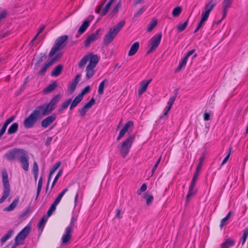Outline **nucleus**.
I'll return each instance as SVG.
<instances>
[{
    "mask_svg": "<svg viewBox=\"0 0 248 248\" xmlns=\"http://www.w3.org/2000/svg\"><path fill=\"white\" fill-rule=\"evenodd\" d=\"M10 31H6L5 32L0 33V39L4 38L10 34Z\"/></svg>",
    "mask_w": 248,
    "mask_h": 248,
    "instance_id": "59",
    "label": "nucleus"
},
{
    "mask_svg": "<svg viewBox=\"0 0 248 248\" xmlns=\"http://www.w3.org/2000/svg\"><path fill=\"white\" fill-rule=\"evenodd\" d=\"M58 204L56 203L55 202H53L49 209L47 211V216L50 217L53 213V212L56 210V206Z\"/></svg>",
    "mask_w": 248,
    "mask_h": 248,
    "instance_id": "40",
    "label": "nucleus"
},
{
    "mask_svg": "<svg viewBox=\"0 0 248 248\" xmlns=\"http://www.w3.org/2000/svg\"><path fill=\"white\" fill-rule=\"evenodd\" d=\"M61 165V162H56L51 168L50 172L51 173H54V172L58 169Z\"/></svg>",
    "mask_w": 248,
    "mask_h": 248,
    "instance_id": "51",
    "label": "nucleus"
},
{
    "mask_svg": "<svg viewBox=\"0 0 248 248\" xmlns=\"http://www.w3.org/2000/svg\"><path fill=\"white\" fill-rule=\"evenodd\" d=\"M140 47L139 43L136 42L134 43L131 46L128 52V56H132L136 54Z\"/></svg>",
    "mask_w": 248,
    "mask_h": 248,
    "instance_id": "23",
    "label": "nucleus"
},
{
    "mask_svg": "<svg viewBox=\"0 0 248 248\" xmlns=\"http://www.w3.org/2000/svg\"><path fill=\"white\" fill-rule=\"evenodd\" d=\"M94 67H92L91 66H87L86 67V77L88 79L91 78L94 74L95 71L94 70Z\"/></svg>",
    "mask_w": 248,
    "mask_h": 248,
    "instance_id": "30",
    "label": "nucleus"
},
{
    "mask_svg": "<svg viewBox=\"0 0 248 248\" xmlns=\"http://www.w3.org/2000/svg\"><path fill=\"white\" fill-rule=\"evenodd\" d=\"M204 23V22L200 20V21L199 23L198 24L196 29L194 31V33L197 32L200 30V29L203 26Z\"/></svg>",
    "mask_w": 248,
    "mask_h": 248,
    "instance_id": "60",
    "label": "nucleus"
},
{
    "mask_svg": "<svg viewBox=\"0 0 248 248\" xmlns=\"http://www.w3.org/2000/svg\"><path fill=\"white\" fill-rule=\"evenodd\" d=\"M188 23V18L185 22H184L183 24H181L179 25L177 28V30L178 31L181 32V31H184L185 30V29L186 28V26H187Z\"/></svg>",
    "mask_w": 248,
    "mask_h": 248,
    "instance_id": "36",
    "label": "nucleus"
},
{
    "mask_svg": "<svg viewBox=\"0 0 248 248\" xmlns=\"http://www.w3.org/2000/svg\"><path fill=\"white\" fill-rule=\"evenodd\" d=\"M108 81L107 79H104L99 84L98 87V93L99 94L101 95L104 93V89L105 87V84Z\"/></svg>",
    "mask_w": 248,
    "mask_h": 248,
    "instance_id": "35",
    "label": "nucleus"
},
{
    "mask_svg": "<svg viewBox=\"0 0 248 248\" xmlns=\"http://www.w3.org/2000/svg\"><path fill=\"white\" fill-rule=\"evenodd\" d=\"M135 139V135H131L123 142L120 148V153L123 158H125L129 152L130 149Z\"/></svg>",
    "mask_w": 248,
    "mask_h": 248,
    "instance_id": "6",
    "label": "nucleus"
},
{
    "mask_svg": "<svg viewBox=\"0 0 248 248\" xmlns=\"http://www.w3.org/2000/svg\"><path fill=\"white\" fill-rule=\"evenodd\" d=\"M31 227L29 226H26L23 229L20 231L15 238V241L19 243L21 241L25 239L28 234L29 233Z\"/></svg>",
    "mask_w": 248,
    "mask_h": 248,
    "instance_id": "10",
    "label": "nucleus"
},
{
    "mask_svg": "<svg viewBox=\"0 0 248 248\" xmlns=\"http://www.w3.org/2000/svg\"><path fill=\"white\" fill-rule=\"evenodd\" d=\"M144 198L146 200L147 204H150L153 200V196L152 195H149L147 194H145L144 196Z\"/></svg>",
    "mask_w": 248,
    "mask_h": 248,
    "instance_id": "44",
    "label": "nucleus"
},
{
    "mask_svg": "<svg viewBox=\"0 0 248 248\" xmlns=\"http://www.w3.org/2000/svg\"><path fill=\"white\" fill-rule=\"evenodd\" d=\"M232 215V212L230 211L227 214V215L221 219L220 224V227L221 229L223 228V227L225 225L226 222L229 219L230 217Z\"/></svg>",
    "mask_w": 248,
    "mask_h": 248,
    "instance_id": "38",
    "label": "nucleus"
},
{
    "mask_svg": "<svg viewBox=\"0 0 248 248\" xmlns=\"http://www.w3.org/2000/svg\"><path fill=\"white\" fill-rule=\"evenodd\" d=\"M62 170H60L59 171V172H58L57 174L56 175V176H55V177L52 182L51 187V188H52L54 187V186H55V185L56 183L57 182L60 176H61V175H62Z\"/></svg>",
    "mask_w": 248,
    "mask_h": 248,
    "instance_id": "46",
    "label": "nucleus"
},
{
    "mask_svg": "<svg viewBox=\"0 0 248 248\" xmlns=\"http://www.w3.org/2000/svg\"><path fill=\"white\" fill-rule=\"evenodd\" d=\"M107 0H105L100 5L98 6L95 10V11L97 14H100L101 16H104L106 15L107 12H108V10L112 4L111 3L108 2L107 4H106L105 8L103 9V11H102V7L104 6V3L106 2Z\"/></svg>",
    "mask_w": 248,
    "mask_h": 248,
    "instance_id": "13",
    "label": "nucleus"
},
{
    "mask_svg": "<svg viewBox=\"0 0 248 248\" xmlns=\"http://www.w3.org/2000/svg\"><path fill=\"white\" fill-rule=\"evenodd\" d=\"M47 221V218L46 217V216H44L43 217L40 219L38 224V230L42 232L43 230V229L46 225V223Z\"/></svg>",
    "mask_w": 248,
    "mask_h": 248,
    "instance_id": "31",
    "label": "nucleus"
},
{
    "mask_svg": "<svg viewBox=\"0 0 248 248\" xmlns=\"http://www.w3.org/2000/svg\"><path fill=\"white\" fill-rule=\"evenodd\" d=\"M162 37V33L160 32L157 35L154 36L149 41V49L146 52V54H149L154 51L158 46L160 43Z\"/></svg>",
    "mask_w": 248,
    "mask_h": 248,
    "instance_id": "7",
    "label": "nucleus"
},
{
    "mask_svg": "<svg viewBox=\"0 0 248 248\" xmlns=\"http://www.w3.org/2000/svg\"><path fill=\"white\" fill-rule=\"evenodd\" d=\"M2 180L3 185V195L0 199V203H2L5 201L9 196L10 192V187L8 174L5 170L2 172Z\"/></svg>",
    "mask_w": 248,
    "mask_h": 248,
    "instance_id": "5",
    "label": "nucleus"
},
{
    "mask_svg": "<svg viewBox=\"0 0 248 248\" xmlns=\"http://www.w3.org/2000/svg\"><path fill=\"white\" fill-rule=\"evenodd\" d=\"M125 23L124 20H121L115 26L109 29L108 32L105 35L104 39L103 42L105 44L108 45L112 42L124 25Z\"/></svg>",
    "mask_w": 248,
    "mask_h": 248,
    "instance_id": "3",
    "label": "nucleus"
},
{
    "mask_svg": "<svg viewBox=\"0 0 248 248\" xmlns=\"http://www.w3.org/2000/svg\"><path fill=\"white\" fill-rule=\"evenodd\" d=\"M63 68V66L61 64H59L51 73V76L56 77L59 76L62 73V70Z\"/></svg>",
    "mask_w": 248,
    "mask_h": 248,
    "instance_id": "25",
    "label": "nucleus"
},
{
    "mask_svg": "<svg viewBox=\"0 0 248 248\" xmlns=\"http://www.w3.org/2000/svg\"><path fill=\"white\" fill-rule=\"evenodd\" d=\"M72 101V98H69L64 102H63L61 105V108L59 109V111L61 112L62 110L67 108L69 104L71 103Z\"/></svg>",
    "mask_w": 248,
    "mask_h": 248,
    "instance_id": "33",
    "label": "nucleus"
},
{
    "mask_svg": "<svg viewBox=\"0 0 248 248\" xmlns=\"http://www.w3.org/2000/svg\"><path fill=\"white\" fill-rule=\"evenodd\" d=\"M61 98V94H57L52 98L49 103L40 105L33 110L29 116L24 120V126L27 129L32 128L39 119L51 113L56 108Z\"/></svg>",
    "mask_w": 248,
    "mask_h": 248,
    "instance_id": "1",
    "label": "nucleus"
},
{
    "mask_svg": "<svg viewBox=\"0 0 248 248\" xmlns=\"http://www.w3.org/2000/svg\"><path fill=\"white\" fill-rule=\"evenodd\" d=\"M81 76V75L80 74H78L72 82L77 84L79 81Z\"/></svg>",
    "mask_w": 248,
    "mask_h": 248,
    "instance_id": "61",
    "label": "nucleus"
},
{
    "mask_svg": "<svg viewBox=\"0 0 248 248\" xmlns=\"http://www.w3.org/2000/svg\"><path fill=\"white\" fill-rule=\"evenodd\" d=\"M175 100V97H171L168 102V106L167 107V109L164 112L163 115L160 117V119H164L165 117H166L169 111L170 110L174 101Z\"/></svg>",
    "mask_w": 248,
    "mask_h": 248,
    "instance_id": "21",
    "label": "nucleus"
},
{
    "mask_svg": "<svg viewBox=\"0 0 248 248\" xmlns=\"http://www.w3.org/2000/svg\"><path fill=\"white\" fill-rule=\"evenodd\" d=\"M46 53H41L40 54V57L35 64V66L40 64L44 61V58L46 57Z\"/></svg>",
    "mask_w": 248,
    "mask_h": 248,
    "instance_id": "48",
    "label": "nucleus"
},
{
    "mask_svg": "<svg viewBox=\"0 0 248 248\" xmlns=\"http://www.w3.org/2000/svg\"><path fill=\"white\" fill-rule=\"evenodd\" d=\"M62 53L59 52L58 53L55 55V56L49 61L52 64H53L58 59L61 58L62 56Z\"/></svg>",
    "mask_w": 248,
    "mask_h": 248,
    "instance_id": "47",
    "label": "nucleus"
},
{
    "mask_svg": "<svg viewBox=\"0 0 248 248\" xmlns=\"http://www.w3.org/2000/svg\"><path fill=\"white\" fill-rule=\"evenodd\" d=\"M161 159V156H160L159 157V158L158 159L157 162H156V163L154 165V167L153 168L152 170V175H153L154 172L155 171V170L157 168V167L158 166V164H159V163L160 162Z\"/></svg>",
    "mask_w": 248,
    "mask_h": 248,
    "instance_id": "54",
    "label": "nucleus"
},
{
    "mask_svg": "<svg viewBox=\"0 0 248 248\" xmlns=\"http://www.w3.org/2000/svg\"><path fill=\"white\" fill-rule=\"evenodd\" d=\"M88 56H89V63L88 66L94 68L99 62V57L92 53H90Z\"/></svg>",
    "mask_w": 248,
    "mask_h": 248,
    "instance_id": "16",
    "label": "nucleus"
},
{
    "mask_svg": "<svg viewBox=\"0 0 248 248\" xmlns=\"http://www.w3.org/2000/svg\"><path fill=\"white\" fill-rule=\"evenodd\" d=\"M53 64L49 61L45 64L43 67L38 71V74L44 76L47 69Z\"/></svg>",
    "mask_w": 248,
    "mask_h": 248,
    "instance_id": "28",
    "label": "nucleus"
},
{
    "mask_svg": "<svg viewBox=\"0 0 248 248\" xmlns=\"http://www.w3.org/2000/svg\"><path fill=\"white\" fill-rule=\"evenodd\" d=\"M232 0H223V18H224L228 11V9L231 7Z\"/></svg>",
    "mask_w": 248,
    "mask_h": 248,
    "instance_id": "18",
    "label": "nucleus"
},
{
    "mask_svg": "<svg viewBox=\"0 0 248 248\" xmlns=\"http://www.w3.org/2000/svg\"><path fill=\"white\" fill-rule=\"evenodd\" d=\"M199 172H200L197 171L196 170V171L195 172V173L194 174V176L193 177L192 180L191 181V184H190L189 187L188 193L186 196V199L187 202L188 201L190 197H191V196L194 195L195 193V191H194V187L195 186L196 181L199 176Z\"/></svg>",
    "mask_w": 248,
    "mask_h": 248,
    "instance_id": "8",
    "label": "nucleus"
},
{
    "mask_svg": "<svg viewBox=\"0 0 248 248\" xmlns=\"http://www.w3.org/2000/svg\"><path fill=\"white\" fill-rule=\"evenodd\" d=\"M57 118V115L53 113L47 116L41 122V126L43 128H46L50 125Z\"/></svg>",
    "mask_w": 248,
    "mask_h": 248,
    "instance_id": "11",
    "label": "nucleus"
},
{
    "mask_svg": "<svg viewBox=\"0 0 248 248\" xmlns=\"http://www.w3.org/2000/svg\"><path fill=\"white\" fill-rule=\"evenodd\" d=\"M14 233V231L12 229L9 230L7 233L0 239V242L4 243L9 239Z\"/></svg>",
    "mask_w": 248,
    "mask_h": 248,
    "instance_id": "27",
    "label": "nucleus"
},
{
    "mask_svg": "<svg viewBox=\"0 0 248 248\" xmlns=\"http://www.w3.org/2000/svg\"><path fill=\"white\" fill-rule=\"evenodd\" d=\"M42 184H43V178L40 177L38 183L36 196L35 199H37L38 198V197L40 194V191L41 190V188H42Z\"/></svg>",
    "mask_w": 248,
    "mask_h": 248,
    "instance_id": "39",
    "label": "nucleus"
},
{
    "mask_svg": "<svg viewBox=\"0 0 248 248\" xmlns=\"http://www.w3.org/2000/svg\"><path fill=\"white\" fill-rule=\"evenodd\" d=\"M4 157L8 161H19L25 171H27L29 170V157L27 152L24 149L14 148L10 150L5 153Z\"/></svg>",
    "mask_w": 248,
    "mask_h": 248,
    "instance_id": "2",
    "label": "nucleus"
},
{
    "mask_svg": "<svg viewBox=\"0 0 248 248\" xmlns=\"http://www.w3.org/2000/svg\"><path fill=\"white\" fill-rule=\"evenodd\" d=\"M145 10L144 6L141 8L135 14L134 17H138L140 16Z\"/></svg>",
    "mask_w": 248,
    "mask_h": 248,
    "instance_id": "53",
    "label": "nucleus"
},
{
    "mask_svg": "<svg viewBox=\"0 0 248 248\" xmlns=\"http://www.w3.org/2000/svg\"><path fill=\"white\" fill-rule=\"evenodd\" d=\"M68 38V36L67 35H62L57 38L53 47L48 54V57H52L54 56L58 51L64 48L66 46V41L67 40Z\"/></svg>",
    "mask_w": 248,
    "mask_h": 248,
    "instance_id": "4",
    "label": "nucleus"
},
{
    "mask_svg": "<svg viewBox=\"0 0 248 248\" xmlns=\"http://www.w3.org/2000/svg\"><path fill=\"white\" fill-rule=\"evenodd\" d=\"M39 169L37 163L34 161L32 167V172H38Z\"/></svg>",
    "mask_w": 248,
    "mask_h": 248,
    "instance_id": "57",
    "label": "nucleus"
},
{
    "mask_svg": "<svg viewBox=\"0 0 248 248\" xmlns=\"http://www.w3.org/2000/svg\"><path fill=\"white\" fill-rule=\"evenodd\" d=\"M187 59H186V58L184 57L182 60L180 62L179 64V65L177 67V68L176 69V71H179L183 67H184V66H185V65H186V62H187Z\"/></svg>",
    "mask_w": 248,
    "mask_h": 248,
    "instance_id": "42",
    "label": "nucleus"
},
{
    "mask_svg": "<svg viewBox=\"0 0 248 248\" xmlns=\"http://www.w3.org/2000/svg\"><path fill=\"white\" fill-rule=\"evenodd\" d=\"M209 15L205 13L204 12H202V18L201 19V21L205 22L208 19L209 17Z\"/></svg>",
    "mask_w": 248,
    "mask_h": 248,
    "instance_id": "56",
    "label": "nucleus"
},
{
    "mask_svg": "<svg viewBox=\"0 0 248 248\" xmlns=\"http://www.w3.org/2000/svg\"><path fill=\"white\" fill-rule=\"evenodd\" d=\"M157 23V20L153 19L151 23L148 25L147 28V31L150 32L156 26Z\"/></svg>",
    "mask_w": 248,
    "mask_h": 248,
    "instance_id": "37",
    "label": "nucleus"
},
{
    "mask_svg": "<svg viewBox=\"0 0 248 248\" xmlns=\"http://www.w3.org/2000/svg\"><path fill=\"white\" fill-rule=\"evenodd\" d=\"M101 31V29L97 30L95 32L89 35L84 42V46L85 47H88L91 43L95 41L100 37V32Z\"/></svg>",
    "mask_w": 248,
    "mask_h": 248,
    "instance_id": "9",
    "label": "nucleus"
},
{
    "mask_svg": "<svg viewBox=\"0 0 248 248\" xmlns=\"http://www.w3.org/2000/svg\"><path fill=\"white\" fill-rule=\"evenodd\" d=\"M89 60V56L86 55L84 56L78 63V67L79 68H82L87 63V62Z\"/></svg>",
    "mask_w": 248,
    "mask_h": 248,
    "instance_id": "32",
    "label": "nucleus"
},
{
    "mask_svg": "<svg viewBox=\"0 0 248 248\" xmlns=\"http://www.w3.org/2000/svg\"><path fill=\"white\" fill-rule=\"evenodd\" d=\"M204 156L203 155H202L199 159V163L198 165H197V166L196 167V170L197 171L200 172L201 169L202 168V163L203 161H204Z\"/></svg>",
    "mask_w": 248,
    "mask_h": 248,
    "instance_id": "49",
    "label": "nucleus"
},
{
    "mask_svg": "<svg viewBox=\"0 0 248 248\" xmlns=\"http://www.w3.org/2000/svg\"><path fill=\"white\" fill-rule=\"evenodd\" d=\"M248 235V227L246 228L245 229V230L243 231V236L240 240V242H241L242 245L245 243Z\"/></svg>",
    "mask_w": 248,
    "mask_h": 248,
    "instance_id": "41",
    "label": "nucleus"
},
{
    "mask_svg": "<svg viewBox=\"0 0 248 248\" xmlns=\"http://www.w3.org/2000/svg\"><path fill=\"white\" fill-rule=\"evenodd\" d=\"M91 22V20H89V19H85L82 23V25L79 28L78 30V33L79 34H81L83 33L87 28L89 26Z\"/></svg>",
    "mask_w": 248,
    "mask_h": 248,
    "instance_id": "20",
    "label": "nucleus"
},
{
    "mask_svg": "<svg viewBox=\"0 0 248 248\" xmlns=\"http://www.w3.org/2000/svg\"><path fill=\"white\" fill-rule=\"evenodd\" d=\"M182 8L181 7H176L173 10L172 15L174 17L178 16L180 14Z\"/></svg>",
    "mask_w": 248,
    "mask_h": 248,
    "instance_id": "43",
    "label": "nucleus"
},
{
    "mask_svg": "<svg viewBox=\"0 0 248 248\" xmlns=\"http://www.w3.org/2000/svg\"><path fill=\"white\" fill-rule=\"evenodd\" d=\"M18 127V124L17 123H13L8 128L7 134L11 135L17 132Z\"/></svg>",
    "mask_w": 248,
    "mask_h": 248,
    "instance_id": "29",
    "label": "nucleus"
},
{
    "mask_svg": "<svg viewBox=\"0 0 248 248\" xmlns=\"http://www.w3.org/2000/svg\"><path fill=\"white\" fill-rule=\"evenodd\" d=\"M195 49H192V50H190V51H188V52L186 53V55L185 56V58H186V59H188V58L190 56L192 55L194 53V52H195Z\"/></svg>",
    "mask_w": 248,
    "mask_h": 248,
    "instance_id": "63",
    "label": "nucleus"
},
{
    "mask_svg": "<svg viewBox=\"0 0 248 248\" xmlns=\"http://www.w3.org/2000/svg\"><path fill=\"white\" fill-rule=\"evenodd\" d=\"M72 228L71 227L67 226L64 231V233L62 237V244H65L67 243L72 238Z\"/></svg>",
    "mask_w": 248,
    "mask_h": 248,
    "instance_id": "15",
    "label": "nucleus"
},
{
    "mask_svg": "<svg viewBox=\"0 0 248 248\" xmlns=\"http://www.w3.org/2000/svg\"><path fill=\"white\" fill-rule=\"evenodd\" d=\"M91 91V88L90 86H86L81 92V93L78 94L80 96L83 98L84 95L88 93Z\"/></svg>",
    "mask_w": 248,
    "mask_h": 248,
    "instance_id": "45",
    "label": "nucleus"
},
{
    "mask_svg": "<svg viewBox=\"0 0 248 248\" xmlns=\"http://www.w3.org/2000/svg\"><path fill=\"white\" fill-rule=\"evenodd\" d=\"M152 80V79H150L147 81H143L140 83V85L139 89V94L141 95L144 93L147 90L148 85Z\"/></svg>",
    "mask_w": 248,
    "mask_h": 248,
    "instance_id": "19",
    "label": "nucleus"
},
{
    "mask_svg": "<svg viewBox=\"0 0 248 248\" xmlns=\"http://www.w3.org/2000/svg\"><path fill=\"white\" fill-rule=\"evenodd\" d=\"M19 202V197H16L13 202L5 209V211H12L16 206Z\"/></svg>",
    "mask_w": 248,
    "mask_h": 248,
    "instance_id": "26",
    "label": "nucleus"
},
{
    "mask_svg": "<svg viewBox=\"0 0 248 248\" xmlns=\"http://www.w3.org/2000/svg\"><path fill=\"white\" fill-rule=\"evenodd\" d=\"M203 118L204 121H208L210 119V115L207 112L204 113Z\"/></svg>",
    "mask_w": 248,
    "mask_h": 248,
    "instance_id": "64",
    "label": "nucleus"
},
{
    "mask_svg": "<svg viewBox=\"0 0 248 248\" xmlns=\"http://www.w3.org/2000/svg\"><path fill=\"white\" fill-rule=\"evenodd\" d=\"M231 151H232V147H230L229 148V153L227 155V156L223 160L222 162L221 163V166L224 165L227 162V161L228 160V159H229V158L230 157V154H231Z\"/></svg>",
    "mask_w": 248,
    "mask_h": 248,
    "instance_id": "50",
    "label": "nucleus"
},
{
    "mask_svg": "<svg viewBox=\"0 0 248 248\" xmlns=\"http://www.w3.org/2000/svg\"><path fill=\"white\" fill-rule=\"evenodd\" d=\"M83 99V98L80 96L79 94H78L73 100L71 101V105L70 106V109L72 110L74 108H75Z\"/></svg>",
    "mask_w": 248,
    "mask_h": 248,
    "instance_id": "24",
    "label": "nucleus"
},
{
    "mask_svg": "<svg viewBox=\"0 0 248 248\" xmlns=\"http://www.w3.org/2000/svg\"><path fill=\"white\" fill-rule=\"evenodd\" d=\"M57 87V82L56 81H54L45 88L43 90V92L45 94L50 93L54 91Z\"/></svg>",
    "mask_w": 248,
    "mask_h": 248,
    "instance_id": "22",
    "label": "nucleus"
},
{
    "mask_svg": "<svg viewBox=\"0 0 248 248\" xmlns=\"http://www.w3.org/2000/svg\"><path fill=\"white\" fill-rule=\"evenodd\" d=\"M232 246V240L231 238H228L221 245V248H229Z\"/></svg>",
    "mask_w": 248,
    "mask_h": 248,
    "instance_id": "34",
    "label": "nucleus"
},
{
    "mask_svg": "<svg viewBox=\"0 0 248 248\" xmlns=\"http://www.w3.org/2000/svg\"><path fill=\"white\" fill-rule=\"evenodd\" d=\"M77 85V84H76V83H74L73 82L71 83V84L70 85V90L71 91V93H72L75 90Z\"/></svg>",
    "mask_w": 248,
    "mask_h": 248,
    "instance_id": "62",
    "label": "nucleus"
},
{
    "mask_svg": "<svg viewBox=\"0 0 248 248\" xmlns=\"http://www.w3.org/2000/svg\"><path fill=\"white\" fill-rule=\"evenodd\" d=\"M120 7V3H118L112 10V12H111L112 13H113L114 14L117 13Z\"/></svg>",
    "mask_w": 248,
    "mask_h": 248,
    "instance_id": "58",
    "label": "nucleus"
},
{
    "mask_svg": "<svg viewBox=\"0 0 248 248\" xmlns=\"http://www.w3.org/2000/svg\"><path fill=\"white\" fill-rule=\"evenodd\" d=\"M217 2L214 0H211L208 3H206L204 7L205 13L209 15L210 12L213 10L216 5Z\"/></svg>",
    "mask_w": 248,
    "mask_h": 248,
    "instance_id": "17",
    "label": "nucleus"
},
{
    "mask_svg": "<svg viewBox=\"0 0 248 248\" xmlns=\"http://www.w3.org/2000/svg\"><path fill=\"white\" fill-rule=\"evenodd\" d=\"M133 126V122L129 121L127 122L124 125V127L120 130L119 134L117 138V140L118 141L121 139L125 135L126 132L128 131V129L132 128Z\"/></svg>",
    "mask_w": 248,
    "mask_h": 248,
    "instance_id": "14",
    "label": "nucleus"
},
{
    "mask_svg": "<svg viewBox=\"0 0 248 248\" xmlns=\"http://www.w3.org/2000/svg\"><path fill=\"white\" fill-rule=\"evenodd\" d=\"M6 15V11L4 9L0 8V20L5 18Z\"/></svg>",
    "mask_w": 248,
    "mask_h": 248,
    "instance_id": "55",
    "label": "nucleus"
},
{
    "mask_svg": "<svg viewBox=\"0 0 248 248\" xmlns=\"http://www.w3.org/2000/svg\"><path fill=\"white\" fill-rule=\"evenodd\" d=\"M147 189V186L145 184H143L141 185L140 189L137 191L138 195H140L142 192L145 191Z\"/></svg>",
    "mask_w": 248,
    "mask_h": 248,
    "instance_id": "52",
    "label": "nucleus"
},
{
    "mask_svg": "<svg viewBox=\"0 0 248 248\" xmlns=\"http://www.w3.org/2000/svg\"><path fill=\"white\" fill-rule=\"evenodd\" d=\"M95 103V99L92 98L87 103H86L82 108L78 110V112L81 117H84L86 112L88 111V109L91 108L92 106Z\"/></svg>",
    "mask_w": 248,
    "mask_h": 248,
    "instance_id": "12",
    "label": "nucleus"
}]
</instances>
